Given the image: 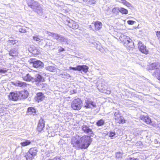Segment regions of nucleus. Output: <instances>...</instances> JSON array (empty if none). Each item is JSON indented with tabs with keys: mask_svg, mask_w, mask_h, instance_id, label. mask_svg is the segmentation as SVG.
I'll return each instance as SVG.
<instances>
[{
	"mask_svg": "<svg viewBox=\"0 0 160 160\" xmlns=\"http://www.w3.org/2000/svg\"><path fill=\"white\" fill-rule=\"evenodd\" d=\"M8 97L10 99L14 101H16L19 99L18 93H17L11 92L10 93Z\"/></svg>",
	"mask_w": 160,
	"mask_h": 160,
	"instance_id": "obj_16",
	"label": "nucleus"
},
{
	"mask_svg": "<svg viewBox=\"0 0 160 160\" xmlns=\"http://www.w3.org/2000/svg\"><path fill=\"white\" fill-rule=\"evenodd\" d=\"M47 160H61V158L58 157H56L52 159H48Z\"/></svg>",
	"mask_w": 160,
	"mask_h": 160,
	"instance_id": "obj_40",
	"label": "nucleus"
},
{
	"mask_svg": "<svg viewBox=\"0 0 160 160\" xmlns=\"http://www.w3.org/2000/svg\"><path fill=\"white\" fill-rule=\"evenodd\" d=\"M156 35L158 38H160V32L157 31V32Z\"/></svg>",
	"mask_w": 160,
	"mask_h": 160,
	"instance_id": "obj_46",
	"label": "nucleus"
},
{
	"mask_svg": "<svg viewBox=\"0 0 160 160\" xmlns=\"http://www.w3.org/2000/svg\"><path fill=\"white\" fill-rule=\"evenodd\" d=\"M31 143V142L29 140H24V141L20 143V145L21 147H24L30 145Z\"/></svg>",
	"mask_w": 160,
	"mask_h": 160,
	"instance_id": "obj_27",
	"label": "nucleus"
},
{
	"mask_svg": "<svg viewBox=\"0 0 160 160\" xmlns=\"http://www.w3.org/2000/svg\"><path fill=\"white\" fill-rule=\"evenodd\" d=\"M122 153L121 152H117L116 154V157L117 158H119L122 157Z\"/></svg>",
	"mask_w": 160,
	"mask_h": 160,
	"instance_id": "obj_36",
	"label": "nucleus"
},
{
	"mask_svg": "<svg viewBox=\"0 0 160 160\" xmlns=\"http://www.w3.org/2000/svg\"><path fill=\"white\" fill-rule=\"evenodd\" d=\"M120 2L128 7H132L131 4L126 0H122V2Z\"/></svg>",
	"mask_w": 160,
	"mask_h": 160,
	"instance_id": "obj_33",
	"label": "nucleus"
},
{
	"mask_svg": "<svg viewBox=\"0 0 160 160\" xmlns=\"http://www.w3.org/2000/svg\"><path fill=\"white\" fill-rule=\"evenodd\" d=\"M95 29L97 30H99L100 29L102 26V23L99 22H96L94 23Z\"/></svg>",
	"mask_w": 160,
	"mask_h": 160,
	"instance_id": "obj_24",
	"label": "nucleus"
},
{
	"mask_svg": "<svg viewBox=\"0 0 160 160\" xmlns=\"http://www.w3.org/2000/svg\"><path fill=\"white\" fill-rule=\"evenodd\" d=\"M69 68L70 69H72L75 71L78 70L80 71L82 70L84 72H86L88 71V67L86 65H78L76 68L70 67Z\"/></svg>",
	"mask_w": 160,
	"mask_h": 160,
	"instance_id": "obj_12",
	"label": "nucleus"
},
{
	"mask_svg": "<svg viewBox=\"0 0 160 160\" xmlns=\"http://www.w3.org/2000/svg\"><path fill=\"white\" fill-rule=\"evenodd\" d=\"M115 134V132H110L109 133V137L111 138H112V137H113Z\"/></svg>",
	"mask_w": 160,
	"mask_h": 160,
	"instance_id": "obj_42",
	"label": "nucleus"
},
{
	"mask_svg": "<svg viewBox=\"0 0 160 160\" xmlns=\"http://www.w3.org/2000/svg\"><path fill=\"white\" fill-rule=\"evenodd\" d=\"M45 154L47 157H48L50 156V152L49 151L47 152H45Z\"/></svg>",
	"mask_w": 160,
	"mask_h": 160,
	"instance_id": "obj_45",
	"label": "nucleus"
},
{
	"mask_svg": "<svg viewBox=\"0 0 160 160\" xmlns=\"http://www.w3.org/2000/svg\"><path fill=\"white\" fill-rule=\"evenodd\" d=\"M19 32L22 33H25L26 31L25 29L23 28H21L19 29Z\"/></svg>",
	"mask_w": 160,
	"mask_h": 160,
	"instance_id": "obj_39",
	"label": "nucleus"
},
{
	"mask_svg": "<svg viewBox=\"0 0 160 160\" xmlns=\"http://www.w3.org/2000/svg\"><path fill=\"white\" fill-rule=\"evenodd\" d=\"M119 10V12L123 14H127L128 13V10L123 8H120Z\"/></svg>",
	"mask_w": 160,
	"mask_h": 160,
	"instance_id": "obj_31",
	"label": "nucleus"
},
{
	"mask_svg": "<svg viewBox=\"0 0 160 160\" xmlns=\"http://www.w3.org/2000/svg\"><path fill=\"white\" fill-rule=\"evenodd\" d=\"M44 81V78L40 75L37 74L35 77L33 78L32 82H35L36 84H37L40 82H42Z\"/></svg>",
	"mask_w": 160,
	"mask_h": 160,
	"instance_id": "obj_14",
	"label": "nucleus"
},
{
	"mask_svg": "<svg viewBox=\"0 0 160 160\" xmlns=\"http://www.w3.org/2000/svg\"><path fill=\"white\" fill-rule=\"evenodd\" d=\"M28 93L27 91H22L18 93L19 99H24L28 96Z\"/></svg>",
	"mask_w": 160,
	"mask_h": 160,
	"instance_id": "obj_19",
	"label": "nucleus"
},
{
	"mask_svg": "<svg viewBox=\"0 0 160 160\" xmlns=\"http://www.w3.org/2000/svg\"><path fill=\"white\" fill-rule=\"evenodd\" d=\"M120 2L128 7H132L131 4L126 0H122V2Z\"/></svg>",
	"mask_w": 160,
	"mask_h": 160,
	"instance_id": "obj_34",
	"label": "nucleus"
},
{
	"mask_svg": "<svg viewBox=\"0 0 160 160\" xmlns=\"http://www.w3.org/2000/svg\"><path fill=\"white\" fill-rule=\"evenodd\" d=\"M138 48L142 53L145 54L148 53V50L146 48V46L144 45L142 42L140 41L138 43Z\"/></svg>",
	"mask_w": 160,
	"mask_h": 160,
	"instance_id": "obj_13",
	"label": "nucleus"
},
{
	"mask_svg": "<svg viewBox=\"0 0 160 160\" xmlns=\"http://www.w3.org/2000/svg\"><path fill=\"white\" fill-rule=\"evenodd\" d=\"M48 34L49 36H52L54 38H55L58 34L53 32H48Z\"/></svg>",
	"mask_w": 160,
	"mask_h": 160,
	"instance_id": "obj_35",
	"label": "nucleus"
},
{
	"mask_svg": "<svg viewBox=\"0 0 160 160\" xmlns=\"http://www.w3.org/2000/svg\"><path fill=\"white\" fill-rule=\"evenodd\" d=\"M38 150L36 148H31L26 154L27 160H32L37 154Z\"/></svg>",
	"mask_w": 160,
	"mask_h": 160,
	"instance_id": "obj_5",
	"label": "nucleus"
},
{
	"mask_svg": "<svg viewBox=\"0 0 160 160\" xmlns=\"http://www.w3.org/2000/svg\"><path fill=\"white\" fill-rule=\"evenodd\" d=\"M120 40L122 42L123 45L128 49L134 47V43L132 41L128 36L122 35L119 38Z\"/></svg>",
	"mask_w": 160,
	"mask_h": 160,
	"instance_id": "obj_2",
	"label": "nucleus"
},
{
	"mask_svg": "<svg viewBox=\"0 0 160 160\" xmlns=\"http://www.w3.org/2000/svg\"><path fill=\"white\" fill-rule=\"evenodd\" d=\"M59 42H63L66 44H68L70 42V40L68 38H66L62 36L61 35L60 37V38L59 41Z\"/></svg>",
	"mask_w": 160,
	"mask_h": 160,
	"instance_id": "obj_22",
	"label": "nucleus"
},
{
	"mask_svg": "<svg viewBox=\"0 0 160 160\" xmlns=\"http://www.w3.org/2000/svg\"><path fill=\"white\" fill-rule=\"evenodd\" d=\"M142 119L147 124H150L151 122V119L147 116H143L142 117Z\"/></svg>",
	"mask_w": 160,
	"mask_h": 160,
	"instance_id": "obj_23",
	"label": "nucleus"
},
{
	"mask_svg": "<svg viewBox=\"0 0 160 160\" xmlns=\"http://www.w3.org/2000/svg\"><path fill=\"white\" fill-rule=\"evenodd\" d=\"M119 11V8H114L112 10V12L114 15H117L118 14Z\"/></svg>",
	"mask_w": 160,
	"mask_h": 160,
	"instance_id": "obj_29",
	"label": "nucleus"
},
{
	"mask_svg": "<svg viewBox=\"0 0 160 160\" xmlns=\"http://www.w3.org/2000/svg\"><path fill=\"white\" fill-rule=\"evenodd\" d=\"M82 129L84 133L90 136H93L94 135L93 132L88 126L84 125L82 127Z\"/></svg>",
	"mask_w": 160,
	"mask_h": 160,
	"instance_id": "obj_11",
	"label": "nucleus"
},
{
	"mask_svg": "<svg viewBox=\"0 0 160 160\" xmlns=\"http://www.w3.org/2000/svg\"><path fill=\"white\" fill-rule=\"evenodd\" d=\"M61 35H59L58 34L57 35V36L55 38V39H57V40H58V41H59V39L60 38V37H61Z\"/></svg>",
	"mask_w": 160,
	"mask_h": 160,
	"instance_id": "obj_47",
	"label": "nucleus"
},
{
	"mask_svg": "<svg viewBox=\"0 0 160 160\" xmlns=\"http://www.w3.org/2000/svg\"><path fill=\"white\" fill-rule=\"evenodd\" d=\"M121 0V2H122V0Z\"/></svg>",
	"mask_w": 160,
	"mask_h": 160,
	"instance_id": "obj_53",
	"label": "nucleus"
},
{
	"mask_svg": "<svg viewBox=\"0 0 160 160\" xmlns=\"http://www.w3.org/2000/svg\"><path fill=\"white\" fill-rule=\"evenodd\" d=\"M84 107L86 108H92L96 107V105L95 102L89 99H87L85 100Z\"/></svg>",
	"mask_w": 160,
	"mask_h": 160,
	"instance_id": "obj_10",
	"label": "nucleus"
},
{
	"mask_svg": "<svg viewBox=\"0 0 160 160\" xmlns=\"http://www.w3.org/2000/svg\"><path fill=\"white\" fill-rule=\"evenodd\" d=\"M45 96L42 92H39L37 93L35 99L38 102L43 100Z\"/></svg>",
	"mask_w": 160,
	"mask_h": 160,
	"instance_id": "obj_20",
	"label": "nucleus"
},
{
	"mask_svg": "<svg viewBox=\"0 0 160 160\" xmlns=\"http://www.w3.org/2000/svg\"><path fill=\"white\" fill-rule=\"evenodd\" d=\"M33 40L36 41H39L40 40V39L39 38V36L38 35H36L33 36Z\"/></svg>",
	"mask_w": 160,
	"mask_h": 160,
	"instance_id": "obj_37",
	"label": "nucleus"
},
{
	"mask_svg": "<svg viewBox=\"0 0 160 160\" xmlns=\"http://www.w3.org/2000/svg\"><path fill=\"white\" fill-rule=\"evenodd\" d=\"M8 69H7L6 68H0V73H5L7 72Z\"/></svg>",
	"mask_w": 160,
	"mask_h": 160,
	"instance_id": "obj_38",
	"label": "nucleus"
},
{
	"mask_svg": "<svg viewBox=\"0 0 160 160\" xmlns=\"http://www.w3.org/2000/svg\"><path fill=\"white\" fill-rule=\"evenodd\" d=\"M105 122L103 119H100L98 121L96 122V124L98 126H102L104 125Z\"/></svg>",
	"mask_w": 160,
	"mask_h": 160,
	"instance_id": "obj_32",
	"label": "nucleus"
},
{
	"mask_svg": "<svg viewBox=\"0 0 160 160\" xmlns=\"http://www.w3.org/2000/svg\"><path fill=\"white\" fill-rule=\"evenodd\" d=\"M155 143L157 142V141H155Z\"/></svg>",
	"mask_w": 160,
	"mask_h": 160,
	"instance_id": "obj_52",
	"label": "nucleus"
},
{
	"mask_svg": "<svg viewBox=\"0 0 160 160\" xmlns=\"http://www.w3.org/2000/svg\"><path fill=\"white\" fill-rule=\"evenodd\" d=\"M64 51V48H62L61 47H60V48L59 49V51L60 52H62Z\"/></svg>",
	"mask_w": 160,
	"mask_h": 160,
	"instance_id": "obj_48",
	"label": "nucleus"
},
{
	"mask_svg": "<svg viewBox=\"0 0 160 160\" xmlns=\"http://www.w3.org/2000/svg\"><path fill=\"white\" fill-rule=\"evenodd\" d=\"M30 61V63L34 68H41L43 66V63L40 61L35 60L34 59H31Z\"/></svg>",
	"mask_w": 160,
	"mask_h": 160,
	"instance_id": "obj_9",
	"label": "nucleus"
},
{
	"mask_svg": "<svg viewBox=\"0 0 160 160\" xmlns=\"http://www.w3.org/2000/svg\"><path fill=\"white\" fill-rule=\"evenodd\" d=\"M18 50L16 49H13L10 51L9 54L12 56H16L18 55Z\"/></svg>",
	"mask_w": 160,
	"mask_h": 160,
	"instance_id": "obj_25",
	"label": "nucleus"
},
{
	"mask_svg": "<svg viewBox=\"0 0 160 160\" xmlns=\"http://www.w3.org/2000/svg\"><path fill=\"white\" fill-rule=\"evenodd\" d=\"M35 109L33 108L30 107L28 108V112L29 114H33L34 115L35 113Z\"/></svg>",
	"mask_w": 160,
	"mask_h": 160,
	"instance_id": "obj_28",
	"label": "nucleus"
},
{
	"mask_svg": "<svg viewBox=\"0 0 160 160\" xmlns=\"http://www.w3.org/2000/svg\"><path fill=\"white\" fill-rule=\"evenodd\" d=\"M17 41L15 40L13 38H9L8 41V43L10 44H14L16 43Z\"/></svg>",
	"mask_w": 160,
	"mask_h": 160,
	"instance_id": "obj_30",
	"label": "nucleus"
},
{
	"mask_svg": "<svg viewBox=\"0 0 160 160\" xmlns=\"http://www.w3.org/2000/svg\"><path fill=\"white\" fill-rule=\"evenodd\" d=\"M160 67V63L158 62L153 63L149 66L150 69H156L153 73L152 75L155 76L159 80H160V70L159 69Z\"/></svg>",
	"mask_w": 160,
	"mask_h": 160,
	"instance_id": "obj_4",
	"label": "nucleus"
},
{
	"mask_svg": "<svg viewBox=\"0 0 160 160\" xmlns=\"http://www.w3.org/2000/svg\"><path fill=\"white\" fill-rule=\"evenodd\" d=\"M45 126V122L43 119L41 118L39 120L37 130L39 132H41Z\"/></svg>",
	"mask_w": 160,
	"mask_h": 160,
	"instance_id": "obj_18",
	"label": "nucleus"
},
{
	"mask_svg": "<svg viewBox=\"0 0 160 160\" xmlns=\"http://www.w3.org/2000/svg\"><path fill=\"white\" fill-rule=\"evenodd\" d=\"M14 85L16 86L22 88H24L27 85V84L26 83L19 81H16L14 83Z\"/></svg>",
	"mask_w": 160,
	"mask_h": 160,
	"instance_id": "obj_21",
	"label": "nucleus"
},
{
	"mask_svg": "<svg viewBox=\"0 0 160 160\" xmlns=\"http://www.w3.org/2000/svg\"><path fill=\"white\" fill-rule=\"evenodd\" d=\"M134 22V21L131 20H128L127 21L129 25H133Z\"/></svg>",
	"mask_w": 160,
	"mask_h": 160,
	"instance_id": "obj_43",
	"label": "nucleus"
},
{
	"mask_svg": "<svg viewBox=\"0 0 160 160\" xmlns=\"http://www.w3.org/2000/svg\"><path fill=\"white\" fill-rule=\"evenodd\" d=\"M127 160H138V159L136 158H129L127 159Z\"/></svg>",
	"mask_w": 160,
	"mask_h": 160,
	"instance_id": "obj_44",
	"label": "nucleus"
},
{
	"mask_svg": "<svg viewBox=\"0 0 160 160\" xmlns=\"http://www.w3.org/2000/svg\"><path fill=\"white\" fill-rule=\"evenodd\" d=\"M81 144V148L86 149L90 144L92 142V139L90 136H84L80 138Z\"/></svg>",
	"mask_w": 160,
	"mask_h": 160,
	"instance_id": "obj_3",
	"label": "nucleus"
},
{
	"mask_svg": "<svg viewBox=\"0 0 160 160\" xmlns=\"http://www.w3.org/2000/svg\"><path fill=\"white\" fill-rule=\"evenodd\" d=\"M46 69L50 72H55L58 69L54 66H48L46 67Z\"/></svg>",
	"mask_w": 160,
	"mask_h": 160,
	"instance_id": "obj_26",
	"label": "nucleus"
},
{
	"mask_svg": "<svg viewBox=\"0 0 160 160\" xmlns=\"http://www.w3.org/2000/svg\"><path fill=\"white\" fill-rule=\"evenodd\" d=\"M155 143L157 142V141H155Z\"/></svg>",
	"mask_w": 160,
	"mask_h": 160,
	"instance_id": "obj_51",
	"label": "nucleus"
},
{
	"mask_svg": "<svg viewBox=\"0 0 160 160\" xmlns=\"http://www.w3.org/2000/svg\"><path fill=\"white\" fill-rule=\"evenodd\" d=\"M27 2L28 6L34 11L37 12L40 15H42V6L38 2L34 0H28Z\"/></svg>",
	"mask_w": 160,
	"mask_h": 160,
	"instance_id": "obj_1",
	"label": "nucleus"
},
{
	"mask_svg": "<svg viewBox=\"0 0 160 160\" xmlns=\"http://www.w3.org/2000/svg\"><path fill=\"white\" fill-rule=\"evenodd\" d=\"M71 143L73 147H75L76 149H81L80 138L78 136L73 137L71 139Z\"/></svg>",
	"mask_w": 160,
	"mask_h": 160,
	"instance_id": "obj_6",
	"label": "nucleus"
},
{
	"mask_svg": "<svg viewBox=\"0 0 160 160\" xmlns=\"http://www.w3.org/2000/svg\"><path fill=\"white\" fill-rule=\"evenodd\" d=\"M114 119L117 123L119 124H123L125 122V120L123 117L122 116L118 111L114 112Z\"/></svg>",
	"mask_w": 160,
	"mask_h": 160,
	"instance_id": "obj_8",
	"label": "nucleus"
},
{
	"mask_svg": "<svg viewBox=\"0 0 160 160\" xmlns=\"http://www.w3.org/2000/svg\"><path fill=\"white\" fill-rule=\"evenodd\" d=\"M22 78L23 80L27 81H32L33 80V77L29 73L24 74L22 75Z\"/></svg>",
	"mask_w": 160,
	"mask_h": 160,
	"instance_id": "obj_17",
	"label": "nucleus"
},
{
	"mask_svg": "<svg viewBox=\"0 0 160 160\" xmlns=\"http://www.w3.org/2000/svg\"><path fill=\"white\" fill-rule=\"evenodd\" d=\"M84 2H87L88 0H83Z\"/></svg>",
	"mask_w": 160,
	"mask_h": 160,
	"instance_id": "obj_50",
	"label": "nucleus"
},
{
	"mask_svg": "<svg viewBox=\"0 0 160 160\" xmlns=\"http://www.w3.org/2000/svg\"><path fill=\"white\" fill-rule=\"evenodd\" d=\"M88 2L89 4H92L95 3L96 1L94 0H90Z\"/></svg>",
	"mask_w": 160,
	"mask_h": 160,
	"instance_id": "obj_41",
	"label": "nucleus"
},
{
	"mask_svg": "<svg viewBox=\"0 0 160 160\" xmlns=\"http://www.w3.org/2000/svg\"><path fill=\"white\" fill-rule=\"evenodd\" d=\"M82 101L79 98L74 99L72 102V108L74 110H80L82 108Z\"/></svg>",
	"mask_w": 160,
	"mask_h": 160,
	"instance_id": "obj_7",
	"label": "nucleus"
},
{
	"mask_svg": "<svg viewBox=\"0 0 160 160\" xmlns=\"http://www.w3.org/2000/svg\"><path fill=\"white\" fill-rule=\"evenodd\" d=\"M67 25L70 27L74 29H76L78 28L79 25L76 22L72 20H67Z\"/></svg>",
	"mask_w": 160,
	"mask_h": 160,
	"instance_id": "obj_15",
	"label": "nucleus"
},
{
	"mask_svg": "<svg viewBox=\"0 0 160 160\" xmlns=\"http://www.w3.org/2000/svg\"><path fill=\"white\" fill-rule=\"evenodd\" d=\"M20 160H27V159L26 158V155L24 157H22Z\"/></svg>",
	"mask_w": 160,
	"mask_h": 160,
	"instance_id": "obj_49",
	"label": "nucleus"
}]
</instances>
